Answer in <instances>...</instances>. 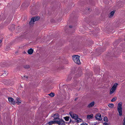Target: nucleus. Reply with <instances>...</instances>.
<instances>
[{"label": "nucleus", "instance_id": "nucleus-1", "mask_svg": "<svg viewBox=\"0 0 125 125\" xmlns=\"http://www.w3.org/2000/svg\"><path fill=\"white\" fill-rule=\"evenodd\" d=\"M73 59L74 62L78 64H80V56L78 55H74L73 56Z\"/></svg>", "mask_w": 125, "mask_h": 125}, {"label": "nucleus", "instance_id": "nucleus-2", "mask_svg": "<svg viewBox=\"0 0 125 125\" xmlns=\"http://www.w3.org/2000/svg\"><path fill=\"white\" fill-rule=\"evenodd\" d=\"M122 103L121 102L119 103L118 104V106L117 107V110L119 114V115L121 116L122 115Z\"/></svg>", "mask_w": 125, "mask_h": 125}, {"label": "nucleus", "instance_id": "nucleus-3", "mask_svg": "<svg viewBox=\"0 0 125 125\" xmlns=\"http://www.w3.org/2000/svg\"><path fill=\"white\" fill-rule=\"evenodd\" d=\"M40 18L39 17H35L31 18V21L29 22V24L31 26H32L34 24L35 21H38Z\"/></svg>", "mask_w": 125, "mask_h": 125}, {"label": "nucleus", "instance_id": "nucleus-4", "mask_svg": "<svg viewBox=\"0 0 125 125\" xmlns=\"http://www.w3.org/2000/svg\"><path fill=\"white\" fill-rule=\"evenodd\" d=\"M56 124L59 125H65L64 121L62 119H57L56 120Z\"/></svg>", "mask_w": 125, "mask_h": 125}, {"label": "nucleus", "instance_id": "nucleus-5", "mask_svg": "<svg viewBox=\"0 0 125 125\" xmlns=\"http://www.w3.org/2000/svg\"><path fill=\"white\" fill-rule=\"evenodd\" d=\"M118 84L116 83L114 84L112 88L110 89V94H112L115 91L116 88Z\"/></svg>", "mask_w": 125, "mask_h": 125}, {"label": "nucleus", "instance_id": "nucleus-6", "mask_svg": "<svg viewBox=\"0 0 125 125\" xmlns=\"http://www.w3.org/2000/svg\"><path fill=\"white\" fill-rule=\"evenodd\" d=\"M69 114L72 118L75 120H76L78 117V116L77 115L74 114L73 112H70Z\"/></svg>", "mask_w": 125, "mask_h": 125}, {"label": "nucleus", "instance_id": "nucleus-7", "mask_svg": "<svg viewBox=\"0 0 125 125\" xmlns=\"http://www.w3.org/2000/svg\"><path fill=\"white\" fill-rule=\"evenodd\" d=\"M8 99L9 101L10 102L11 104L13 105L15 104V102L12 98L11 97H9Z\"/></svg>", "mask_w": 125, "mask_h": 125}, {"label": "nucleus", "instance_id": "nucleus-8", "mask_svg": "<svg viewBox=\"0 0 125 125\" xmlns=\"http://www.w3.org/2000/svg\"><path fill=\"white\" fill-rule=\"evenodd\" d=\"M95 102L94 101H93L91 103H90L87 106V107L89 108H90L93 107L94 104Z\"/></svg>", "mask_w": 125, "mask_h": 125}, {"label": "nucleus", "instance_id": "nucleus-9", "mask_svg": "<svg viewBox=\"0 0 125 125\" xmlns=\"http://www.w3.org/2000/svg\"><path fill=\"white\" fill-rule=\"evenodd\" d=\"M95 118L96 119L98 120H100L102 119L101 115L98 114L96 115Z\"/></svg>", "mask_w": 125, "mask_h": 125}, {"label": "nucleus", "instance_id": "nucleus-10", "mask_svg": "<svg viewBox=\"0 0 125 125\" xmlns=\"http://www.w3.org/2000/svg\"><path fill=\"white\" fill-rule=\"evenodd\" d=\"M59 115L57 113L55 114H54L53 115V117L54 118V119L56 121L57 119H60V118H59Z\"/></svg>", "mask_w": 125, "mask_h": 125}, {"label": "nucleus", "instance_id": "nucleus-11", "mask_svg": "<svg viewBox=\"0 0 125 125\" xmlns=\"http://www.w3.org/2000/svg\"><path fill=\"white\" fill-rule=\"evenodd\" d=\"M93 117V115L92 114L90 115H88L87 116V120H89L92 118Z\"/></svg>", "mask_w": 125, "mask_h": 125}, {"label": "nucleus", "instance_id": "nucleus-12", "mask_svg": "<svg viewBox=\"0 0 125 125\" xmlns=\"http://www.w3.org/2000/svg\"><path fill=\"white\" fill-rule=\"evenodd\" d=\"M33 50L31 48H30L28 51V53L30 54H31L32 53Z\"/></svg>", "mask_w": 125, "mask_h": 125}, {"label": "nucleus", "instance_id": "nucleus-13", "mask_svg": "<svg viewBox=\"0 0 125 125\" xmlns=\"http://www.w3.org/2000/svg\"><path fill=\"white\" fill-rule=\"evenodd\" d=\"M115 12V11L114 10H113L112 11H111L109 14V17H112L114 15V13Z\"/></svg>", "mask_w": 125, "mask_h": 125}, {"label": "nucleus", "instance_id": "nucleus-14", "mask_svg": "<svg viewBox=\"0 0 125 125\" xmlns=\"http://www.w3.org/2000/svg\"><path fill=\"white\" fill-rule=\"evenodd\" d=\"M56 124V121L54 119L53 121H50L48 123V124L49 125H51L53 124Z\"/></svg>", "mask_w": 125, "mask_h": 125}, {"label": "nucleus", "instance_id": "nucleus-15", "mask_svg": "<svg viewBox=\"0 0 125 125\" xmlns=\"http://www.w3.org/2000/svg\"><path fill=\"white\" fill-rule=\"evenodd\" d=\"M108 106L111 108H112L114 107V105L113 104H108Z\"/></svg>", "mask_w": 125, "mask_h": 125}, {"label": "nucleus", "instance_id": "nucleus-16", "mask_svg": "<svg viewBox=\"0 0 125 125\" xmlns=\"http://www.w3.org/2000/svg\"><path fill=\"white\" fill-rule=\"evenodd\" d=\"M17 101L16 103L17 104H19V103H21V101L19 98H17L16 99Z\"/></svg>", "mask_w": 125, "mask_h": 125}, {"label": "nucleus", "instance_id": "nucleus-17", "mask_svg": "<svg viewBox=\"0 0 125 125\" xmlns=\"http://www.w3.org/2000/svg\"><path fill=\"white\" fill-rule=\"evenodd\" d=\"M76 120H77V121L78 123L82 122V121H83L80 118H78V117L76 119Z\"/></svg>", "mask_w": 125, "mask_h": 125}, {"label": "nucleus", "instance_id": "nucleus-18", "mask_svg": "<svg viewBox=\"0 0 125 125\" xmlns=\"http://www.w3.org/2000/svg\"><path fill=\"white\" fill-rule=\"evenodd\" d=\"M63 118L65 121H68L69 120V117L68 116H66L64 117Z\"/></svg>", "mask_w": 125, "mask_h": 125}, {"label": "nucleus", "instance_id": "nucleus-19", "mask_svg": "<svg viewBox=\"0 0 125 125\" xmlns=\"http://www.w3.org/2000/svg\"><path fill=\"white\" fill-rule=\"evenodd\" d=\"M51 97H52L54 96V94L53 93H51L48 94Z\"/></svg>", "mask_w": 125, "mask_h": 125}, {"label": "nucleus", "instance_id": "nucleus-20", "mask_svg": "<svg viewBox=\"0 0 125 125\" xmlns=\"http://www.w3.org/2000/svg\"><path fill=\"white\" fill-rule=\"evenodd\" d=\"M104 120L105 122H108V119L107 117H106V116L104 118Z\"/></svg>", "mask_w": 125, "mask_h": 125}, {"label": "nucleus", "instance_id": "nucleus-21", "mask_svg": "<svg viewBox=\"0 0 125 125\" xmlns=\"http://www.w3.org/2000/svg\"><path fill=\"white\" fill-rule=\"evenodd\" d=\"M116 97H115L113 98L111 100V101L112 102L115 101L116 99Z\"/></svg>", "mask_w": 125, "mask_h": 125}, {"label": "nucleus", "instance_id": "nucleus-22", "mask_svg": "<svg viewBox=\"0 0 125 125\" xmlns=\"http://www.w3.org/2000/svg\"><path fill=\"white\" fill-rule=\"evenodd\" d=\"M123 125H125V117L123 119Z\"/></svg>", "mask_w": 125, "mask_h": 125}, {"label": "nucleus", "instance_id": "nucleus-23", "mask_svg": "<svg viewBox=\"0 0 125 125\" xmlns=\"http://www.w3.org/2000/svg\"><path fill=\"white\" fill-rule=\"evenodd\" d=\"M80 125H88L85 123H83Z\"/></svg>", "mask_w": 125, "mask_h": 125}, {"label": "nucleus", "instance_id": "nucleus-24", "mask_svg": "<svg viewBox=\"0 0 125 125\" xmlns=\"http://www.w3.org/2000/svg\"><path fill=\"white\" fill-rule=\"evenodd\" d=\"M24 78L25 79H27L28 78V77L26 76H24Z\"/></svg>", "mask_w": 125, "mask_h": 125}, {"label": "nucleus", "instance_id": "nucleus-25", "mask_svg": "<svg viewBox=\"0 0 125 125\" xmlns=\"http://www.w3.org/2000/svg\"><path fill=\"white\" fill-rule=\"evenodd\" d=\"M104 125H108L107 123H104Z\"/></svg>", "mask_w": 125, "mask_h": 125}, {"label": "nucleus", "instance_id": "nucleus-26", "mask_svg": "<svg viewBox=\"0 0 125 125\" xmlns=\"http://www.w3.org/2000/svg\"><path fill=\"white\" fill-rule=\"evenodd\" d=\"M4 75V76H6L7 75V74H6V73H3V74Z\"/></svg>", "mask_w": 125, "mask_h": 125}, {"label": "nucleus", "instance_id": "nucleus-27", "mask_svg": "<svg viewBox=\"0 0 125 125\" xmlns=\"http://www.w3.org/2000/svg\"><path fill=\"white\" fill-rule=\"evenodd\" d=\"M68 63V61H67L66 62V63H65V64H67Z\"/></svg>", "mask_w": 125, "mask_h": 125}, {"label": "nucleus", "instance_id": "nucleus-28", "mask_svg": "<svg viewBox=\"0 0 125 125\" xmlns=\"http://www.w3.org/2000/svg\"><path fill=\"white\" fill-rule=\"evenodd\" d=\"M69 27H70V28H72V26L71 25H70L69 26Z\"/></svg>", "mask_w": 125, "mask_h": 125}, {"label": "nucleus", "instance_id": "nucleus-29", "mask_svg": "<svg viewBox=\"0 0 125 125\" xmlns=\"http://www.w3.org/2000/svg\"><path fill=\"white\" fill-rule=\"evenodd\" d=\"M1 42V40H0V43Z\"/></svg>", "mask_w": 125, "mask_h": 125}]
</instances>
